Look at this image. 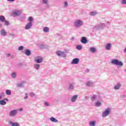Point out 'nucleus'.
<instances>
[{
    "label": "nucleus",
    "mask_w": 126,
    "mask_h": 126,
    "mask_svg": "<svg viewBox=\"0 0 126 126\" xmlns=\"http://www.w3.org/2000/svg\"><path fill=\"white\" fill-rule=\"evenodd\" d=\"M86 100H88L89 99V96H86Z\"/></svg>",
    "instance_id": "obj_53"
},
{
    "label": "nucleus",
    "mask_w": 126,
    "mask_h": 126,
    "mask_svg": "<svg viewBox=\"0 0 126 126\" xmlns=\"http://www.w3.org/2000/svg\"><path fill=\"white\" fill-rule=\"evenodd\" d=\"M89 71H90V70H89V69H86V72H89Z\"/></svg>",
    "instance_id": "obj_52"
},
{
    "label": "nucleus",
    "mask_w": 126,
    "mask_h": 126,
    "mask_svg": "<svg viewBox=\"0 0 126 126\" xmlns=\"http://www.w3.org/2000/svg\"><path fill=\"white\" fill-rule=\"evenodd\" d=\"M106 25L104 23H100L98 25L95 26V29L99 30V29H103Z\"/></svg>",
    "instance_id": "obj_8"
},
{
    "label": "nucleus",
    "mask_w": 126,
    "mask_h": 126,
    "mask_svg": "<svg viewBox=\"0 0 126 126\" xmlns=\"http://www.w3.org/2000/svg\"><path fill=\"white\" fill-rule=\"evenodd\" d=\"M50 29H49V28L46 27L43 28V31L45 32V33H48V32L49 31Z\"/></svg>",
    "instance_id": "obj_24"
},
{
    "label": "nucleus",
    "mask_w": 126,
    "mask_h": 126,
    "mask_svg": "<svg viewBox=\"0 0 126 126\" xmlns=\"http://www.w3.org/2000/svg\"><path fill=\"white\" fill-rule=\"evenodd\" d=\"M81 42L82 44H87L88 43V40H87V38L85 36L81 37Z\"/></svg>",
    "instance_id": "obj_13"
},
{
    "label": "nucleus",
    "mask_w": 126,
    "mask_h": 126,
    "mask_svg": "<svg viewBox=\"0 0 126 126\" xmlns=\"http://www.w3.org/2000/svg\"><path fill=\"white\" fill-rule=\"evenodd\" d=\"M111 64L113 65H118L119 66H124L123 62L119 61L118 59H113L110 62Z\"/></svg>",
    "instance_id": "obj_2"
},
{
    "label": "nucleus",
    "mask_w": 126,
    "mask_h": 126,
    "mask_svg": "<svg viewBox=\"0 0 126 126\" xmlns=\"http://www.w3.org/2000/svg\"><path fill=\"white\" fill-rule=\"evenodd\" d=\"M34 62L37 63H41L43 62V57L41 56H36L34 58Z\"/></svg>",
    "instance_id": "obj_6"
},
{
    "label": "nucleus",
    "mask_w": 126,
    "mask_h": 126,
    "mask_svg": "<svg viewBox=\"0 0 126 126\" xmlns=\"http://www.w3.org/2000/svg\"><path fill=\"white\" fill-rule=\"evenodd\" d=\"M122 3H123V4H126V0H122Z\"/></svg>",
    "instance_id": "obj_42"
},
{
    "label": "nucleus",
    "mask_w": 126,
    "mask_h": 126,
    "mask_svg": "<svg viewBox=\"0 0 126 126\" xmlns=\"http://www.w3.org/2000/svg\"><path fill=\"white\" fill-rule=\"evenodd\" d=\"M112 44L111 43H107L105 45V49L106 51H111V49L112 48Z\"/></svg>",
    "instance_id": "obj_9"
},
{
    "label": "nucleus",
    "mask_w": 126,
    "mask_h": 126,
    "mask_svg": "<svg viewBox=\"0 0 126 126\" xmlns=\"http://www.w3.org/2000/svg\"><path fill=\"white\" fill-rule=\"evenodd\" d=\"M33 67L36 70H38L39 68H40V64H33Z\"/></svg>",
    "instance_id": "obj_21"
},
{
    "label": "nucleus",
    "mask_w": 126,
    "mask_h": 126,
    "mask_svg": "<svg viewBox=\"0 0 126 126\" xmlns=\"http://www.w3.org/2000/svg\"><path fill=\"white\" fill-rule=\"evenodd\" d=\"M40 49H45L46 46L44 44H41L39 46Z\"/></svg>",
    "instance_id": "obj_33"
},
{
    "label": "nucleus",
    "mask_w": 126,
    "mask_h": 126,
    "mask_svg": "<svg viewBox=\"0 0 126 126\" xmlns=\"http://www.w3.org/2000/svg\"><path fill=\"white\" fill-rule=\"evenodd\" d=\"M32 22H30L29 23H28L25 28V29H26V30H29V29H31V28L32 27Z\"/></svg>",
    "instance_id": "obj_14"
},
{
    "label": "nucleus",
    "mask_w": 126,
    "mask_h": 126,
    "mask_svg": "<svg viewBox=\"0 0 126 126\" xmlns=\"http://www.w3.org/2000/svg\"><path fill=\"white\" fill-rule=\"evenodd\" d=\"M23 49H24V47H23V46H21L18 47V50L19 51H22V50H23Z\"/></svg>",
    "instance_id": "obj_31"
},
{
    "label": "nucleus",
    "mask_w": 126,
    "mask_h": 126,
    "mask_svg": "<svg viewBox=\"0 0 126 126\" xmlns=\"http://www.w3.org/2000/svg\"><path fill=\"white\" fill-rule=\"evenodd\" d=\"M5 94H6V95H11V91H10V90H7L5 91Z\"/></svg>",
    "instance_id": "obj_26"
},
{
    "label": "nucleus",
    "mask_w": 126,
    "mask_h": 126,
    "mask_svg": "<svg viewBox=\"0 0 126 126\" xmlns=\"http://www.w3.org/2000/svg\"><path fill=\"white\" fill-rule=\"evenodd\" d=\"M67 5H68V3H67V2H65L64 6H67Z\"/></svg>",
    "instance_id": "obj_46"
},
{
    "label": "nucleus",
    "mask_w": 126,
    "mask_h": 126,
    "mask_svg": "<svg viewBox=\"0 0 126 126\" xmlns=\"http://www.w3.org/2000/svg\"><path fill=\"white\" fill-rule=\"evenodd\" d=\"M1 27H2V25H1V24H0V28H1Z\"/></svg>",
    "instance_id": "obj_55"
},
{
    "label": "nucleus",
    "mask_w": 126,
    "mask_h": 126,
    "mask_svg": "<svg viewBox=\"0 0 126 126\" xmlns=\"http://www.w3.org/2000/svg\"><path fill=\"white\" fill-rule=\"evenodd\" d=\"M11 76L12 78H14V79L16 78V77L17 76L16 72H12L11 74Z\"/></svg>",
    "instance_id": "obj_22"
},
{
    "label": "nucleus",
    "mask_w": 126,
    "mask_h": 126,
    "mask_svg": "<svg viewBox=\"0 0 126 126\" xmlns=\"http://www.w3.org/2000/svg\"><path fill=\"white\" fill-rule=\"evenodd\" d=\"M27 95H28V94H25L26 96L25 97L24 99H25L26 100L28 98V96H27Z\"/></svg>",
    "instance_id": "obj_45"
},
{
    "label": "nucleus",
    "mask_w": 126,
    "mask_h": 126,
    "mask_svg": "<svg viewBox=\"0 0 126 126\" xmlns=\"http://www.w3.org/2000/svg\"><path fill=\"white\" fill-rule=\"evenodd\" d=\"M17 86L18 87H20L21 88V87H23V86H24V82H22L20 84H18Z\"/></svg>",
    "instance_id": "obj_28"
},
{
    "label": "nucleus",
    "mask_w": 126,
    "mask_h": 126,
    "mask_svg": "<svg viewBox=\"0 0 126 126\" xmlns=\"http://www.w3.org/2000/svg\"><path fill=\"white\" fill-rule=\"evenodd\" d=\"M5 101H8V99L5 98L3 100H0V105H1V106L6 105V102Z\"/></svg>",
    "instance_id": "obj_15"
},
{
    "label": "nucleus",
    "mask_w": 126,
    "mask_h": 126,
    "mask_svg": "<svg viewBox=\"0 0 126 126\" xmlns=\"http://www.w3.org/2000/svg\"><path fill=\"white\" fill-rule=\"evenodd\" d=\"M48 0H43L42 3H47Z\"/></svg>",
    "instance_id": "obj_43"
},
{
    "label": "nucleus",
    "mask_w": 126,
    "mask_h": 126,
    "mask_svg": "<svg viewBox=\"0 0 126 126\" xmlns=\"http://www.w3.org/2000/svg\"><path fill=\"white\" fill-rule=\"evenodd\" d=\"M8 124L9 125H11V126H12V125H13V124H14V123L12 122V121H8Z\"/></svg>",
    "instance_id": "obj_40"
},
{
    "label": "nucleus",
    "mask_w": 126,
    "mask_h": 126,
    "mask_svg": "<svg viewBox=\"0 0 126 126\" xmlns=\"http://www.w3.org/2000/svg\"><path fill=\"white\" fill-rule=\"evenodd\" d=\"M89 51L91 53H93V54H94L95 53V52H96L97 49H96V48L92 47L90 48Z\"/></svg>",
    "instance_id": "obj_19"
},
{
    "label": "nucleus",
    "mask_w": 126,
    "mask_h": 126,
    "mask_svg": "<svg viewBox=\"0 0 126 126\" xmlns=\"http://www.w3.org/2000/svg\"><path fill=\"white\" fill-rule=\"evenodd\" d=\"M96 121H91L89 122V126H96Z\"/></svg>",
    "instance_id": "obj_20"
},
{
    "label": "nucleus",
    "mask_w": 126,
    "mask_h": 126,
    "mask_svg": "<svg viewBox=\"0 0 126 126\" xmlns=\"http://www.w3.org/2000/svg\"><path fill=\"white\" fill-rule=\"evenodd\" d=\"M0 34L1 36H3V37H5L6 35H7V32L4 29H2L0 31Z\"/></svg>",
    "instance_id": "obj_11"
},
{
    "label": "nucleus",
    "mask_w": 126,
    "mask_h": 126,
    "mask_svg": "<svg viewBox=\"0 0 126 126\" xmlns=\"http://www.w3.org/2000/svg\"><path fill=\"white\" fill-rule=\"evenodd\" d=\"M77 50H79V51H80V50H82V45H79L76 46Z\"/></svg>",
    "instance_id": "obj_27"
},
{
    "label": "nucleus",
    "mask_w": 126,
    "mask_h": 126,
    "mask_svg": "<svg viewBox=\"0 0 126 126\" xmlns=\"http://www.w3.org/2000/svg\"><path fill=\"white\" fill-rule=\"evenodd\" d=\"M96 14H97V13L96 12H92L91 13V15L92 16H95L96 15Z\"/></svg>",
    "instance_id": "obj_36"
},
{
    "label": "nucleus",
    "mask_w": 126,
    "mask_h": 126,
    "mask_svg": "<svg viewBox=\"0 0 126 126\" xmlns=\"http://www.w3.org/2000/svg\"><path fill=\"white\" fill-rule=\"evenodd\" d=\"M73 25L75 28H80L83 26V21L81 20H76L74 22Z\"/></svg>",
    "instance_id": "obj_3"
},
{
    "label": "nucleus",
    "mask_w": 126,
    "mask_h": 126,
    "mask_svg": "<svg viewBox=\"0 0 126 126\" xmlns=\"http://www.w3.org/2000/svg\"><path fill=\"white\" fill-rule=\"evenodd\" d=\"M85 85L88 87H91V86H93V85H94V82L92 81H88L85 83Z\"/></svg>",
    "instance_id": "obj_10"
},
{
    "label": "nucleus",
    "mask_w": 126,
    "mask_h": 126,
    "mask_svg": "<svg viewBox=\"0 0 126 126\" xmlns=\"http://www.w3.org/2000/svg\"><path fill=\"white\" fill-rule=\"evenodd\" d=\"M111 112H112V109L111 108L108 107L106 108L101 114V116L102 118H106L111 114Z\"/></svg>",
    "instance_id": "obj_4"
},
{
    "label": "nucleus",
    "mask_w": 126,
    "mask_h": 126,
    "mask_svg": "<svg viewBox=\"0 0 126 126\" xmlns=\"http://www.w3.org/2000/svg\"><path fill=\"white\" fill-rule=\"evenodd\" d=\"M19 112H22V111H23V109L20 108V109H19Z\"/></svg>",
    "instance_id": "obj_50"
},
{
    "label": "nucleus",
    "mask_w": 126,
    "mask_h": 126,
    "mask_svg": "<svg viewBox=\"0 0 126 126\" xmlns=\"http://www.w3.org/2000/svg\"><path fill=\"white\" fill-rule=\"evenodd\" d=\"M30 95L31 97H34L35 96V94H34L33 93H30Z\"/></svg>",
    "instance_id": "obj_37"
},
{
    "label": "nucleus",
    "mask_w": 126,
    "mask_h": 126,
    "mask_svg": "<svg viewBox=\"0 0 126 126\" xmlns=\"http://www.w3.org/2000/svg\"><path fill=\"white\" fill-rule=\"evenodd\" d=\"M0 96H1V97H3V96H4V93H1L0 94Z\"/></svg>",
    "instance_id": "obj_44"
},
{
    "label": "nucleus",
    "mask_w": 126,
    "mask_h": 126,
    "mask_svg": "<svg viewBox=\"0 0 126 126\" xmlns=\"http://www.w3.org/2000/svg\"><path fill=\"white\" fill-rule=\"evenodd\" d=\"M120 98H121V99H125V98H126V95L122 94L120 96Z\"/></svg>",
    "instance_id": "obj_35"
},
{
    "label": "nucleus",
    "mask_w": 126,
    "mask_h": 126,
    "mask_svg": "<svg viewBox=\"0 0 126 126\" xmlns=\"http://www.w3.org/2000/svg\"><path fill=\"white\" fill-rule=\"evenodd\" d=\"M21 12L20 11H16L14 12L13 14H15L16 16L20 15Z\"/></svg>",
    "instance_id": "obj_25"
},
{
    "label": "nucleus",
    "mask_w": 126,
    "mask_h": 126,
    "mask_svg": "<svg viewBox=\"0 0 126 126\" xmlns=\"http://www.w3.org/2000/svg\"><path fill=\"white\" fill-rule=\"evenodd\" d=\"M122 86V85L121 83H118L116 85H115L114 87V90H118V89H120L121 88V87Z\"/></svg>",
    "instance_id": "obj_18"
},
{
    "label": "nucleus",
    "mask_w": 126,
    "mask_h": 126,
    "mask_svg": "<svg viewBox=\"0 0 126 126\" xmlns=\"http://www.w3.org/2000/svg\"><path fill=\"white\" fill-rule=\"evenodd\" d=\"M5 18L3 16H0V21H1V22H3V21H5Z\"/></svg>",
    "instance_id": "obj_29"
},
{
    "label": "nucleus",
    "mask_w": 126,
    "mask_h": 126,
    "mask_svg": "<svg viewBox=\"0 0 126 126\" xmlns=\"http://www.w3.org/2000/svg\"><path fill=\"white\" fill-rule=\"evenodd\" d=\"M25 54L26 56L29 57V56H31V50L29 49H25Z\"/></svg>",
    "instance_id": "obj_17"
},
{
    "label": "nucleus",
    "mask_w": 126,
    "mask_h": 126,
    "mask_svg": "<svg viewBox=\"0 0 126 126\" xmlns=\"http://www.w3.org/2000/svg\"><path fill=\"white\" fill-rule=\"evenodd\" d=\"M5 25H6V26H8V25H9V22L7 21H5Z\"/></svg>",
    "instance_id": "obj_39"
},
{
    "label": "nucleus",
    "mask_w": 126,
    "mask_h": 126,
    "mask_svg": "<svg viewBox=\"0 0 126 126\" xmlns=\"http://www.w3.org/2000/svg\"><path fill=\"white\" fill-rule=\"evenodd\" d=\"M70 40L71 41H74L75 39L73 37H72L71 38H70Z\"/></svg>",
    "instance_id": "obj_49"
},
{
    "label": "nucleus",
    "mask_w": 126,
    "mask_h": 126,
    "mask_svg": "<svg viewBox=\"0 0 126 126\" xmlns=\"http://www.w3.org/2000/svg\"><path fill=\"white\" fill-rule=\"evenodd\" d=\"M44 105L46 107H49V106H51V104H50V103H48L47 102H44Z\"/></svg>",
    "instance_id": "obj_34"
},
{
    "label": "nucleus",
    "mask_w": 126,
    "mask_h": 126,
    "mask_svg": "<svg viewBox=\"0 0 126 126\" xmlns=\"http://www.w3.org/2000/svg\"><path fill=\"white\" fill-rule=\"evenodd\" d=\"M91 100L93 102H94V107H100L102 106V96L96 94L93 95L91 98Z\"/></svg>",
    "instance_id": "obj_1"
},
{
    "label": "nucleus",
    "mask_w": 126,
    "mask_h": 126,
    "mask_svg": "<svg viewBox=\"0 0 126 126\" xmlns=\"http://www.w3.org/2000/svg\"><path fill=\"white\" fill-rule=\"evenodd\" d=\"M50 121L51 122H52L53 123H58V122H59V121L58 120V119H56V118H55L54 117H51L50 119Z\"/></svg>",
    "instance_id": "obj_23"
},
{
    "label": "nucleus",
    "mask_w": 126,
    "mask_h": 126,
    "mask_svg": "<svg viewBox=\"0 0 126 126\" xmlns=\"http://www.w3.org/2000/svg\"><path fill=\"white\" fill-rule=\"evenodd\" d=\"M9 35L11 37H14V34L13 33H9Z\"/></svg>",
    "instance_id": "obj_47"
},
{
    "label": "nucleus",
    "mask_w": 126,
    "mask_h": 126,
    "mask_svg": "<svg viewBox=\"0 0 126 126\" xmlns=\"http://www.w3.org/2000/svg\"><path fill=\"white\" fill-rule=\"evenodd\" d=\"M12 126H20V124L17 122H14Z\"/></svg>",
    "instance_id": "obj_30"
},
{
    "label": "nucleus",
    "mask_w": 126,
    "mask_h": 126,
    "mask_svg": "<svg viewBox=\"0 0 126 126\" xmlns=\"http://www.w3.org/2000/svg\"><path fill=\"white\" fill-rule=\"evenodd\" d=\"M17 109L11 110L9 113V116L10 117H15L17 115Z\"/></svg>",
    "instance_id": "obj_7"
},
{
    "label": "nucleus",
    "mask_w": 126,
    "mask_h": 126,
    "mask_svg": "<svg viewBox=\"0 0 126 126\" xmlns=\"http://www.w3.org/2000/svg\"><path fill=\"white\" fill-rule=\"evenodd\" d=\"M73 88H74L73 85L70 84L69 86V89H70L71 90H72Z\"/></svg>",
    "instance_id": "obj_32"
},
{
    "label": "nucleus",
    "mask_w": 126,
    "mask_h": 126,
    "mask_svg": "<svg viewBox=\"0 0 126 126\" xmlns=\"http://www.w3.org/2000/svg\"><path fill=\"white\" fill-rule=\"evenodd\" d=\"M7 1H10V2H11V1H14L15 0H7Z\"/></svg>",
    "instance_id": "obj_51"
},
{
    "label": "nucleus",
    "mask_w": 126,
    "mask_h": 126,
    "mask_svg": "<svg viewBox=\"0 0 126 126\" xmlns=\"http://www.w3.org/2000/svg\"><path fill=\"white\" fill-rule=\"evenodd\" d=\"M79 63V59L78 58H74V59L72 60V64H77Z\"/></svg>",
    "instance_id": "obj_16"
},
{
    "label": "nucleus",
    "mask_w": 126,
    "mask_h": 126,
    "mask_svg": "<svg viewBox=\"0 0 126 126\" xmlns=\"http://www.w3.org/2000/svg\"><path fill=\"white\" fill-rule=\"evenodd\" d=\"M24 19H25V17H21L20 18V20H21V21H23V20H24Z\"/></svg>",
    "instance_id": "obj_41"
},
{
    "label": "nucleus",
    "mask_w": 126,
    "mask_h": 126,
    "mask_svg": "<svg viewBox=\"0 0 126 126\" xmlns=\"http://www.w3.org/2000/svg\"><path fill=\"white\" fill-rule=\"evenodd\" d=\"M77 98H78V95L76 94L72 96L70 98V101L72 102H76V100H77Z\"/></svg>",
    "instance_id": "obj_12"
},
{
    "label": "nucleus",
    "mask_w": 126,
    "mask_h": 126,
    "mask_svg": "<svg viewBox=\"0 0 126 126\" xmlns=\"http://www.w3.org/2000/svg\"><path fill=\"white\" fill-rule=\"evenodd\" d=\"M124 52L126 53V47L124 49Z\"/></svg>",
    "instance_id": "obj_54"
},
{
    "label": "nucleus",
    "mask_w": 126,
    "mask_h": 126,
    "mask_svg": "<svg viewBox=\"0 0 126 126\" xmlns=\"http://www.w3.org/2000/svg\"><path fill=\"white\" fill-rule=\"evenodd\" d=\"M56 55L58 57H61V58H66V54L64 52L62 51H58L56 52Z\"/></svg>",
    "instance_id": "obj_5"
},
{
    "label": "nucleus",
    "mask_w": 126,
    "mask_h": 126,
    "mask_svg": "<svg viewBox=\"0 0 126 126\" xmlns=\"http://www.w3.org/2000/svg\"><path fill=\"white\" fill-rule=\"evenodd\" d=\"M29 21H30V22H32V21H33V18H32V17H30L29 18Z\"/></svg>",
    "instance_id": "obj_38"
},
{
    "label": "nucleus",
    "mask_w": 126,
    "mask_h": 126,
    "mask_svg": "<svg viewBox=\"0 0 126 126\" xmlns=\"http://www.w3.org/2000/svg\"><path fill=\"white\" fill-rule=\"evenodd\" d=\"M6 57H7V58H9V57H10V54H7L6 55Z\"/></svg>",
    "instance_id": "obj_48"
}]
</instances>
